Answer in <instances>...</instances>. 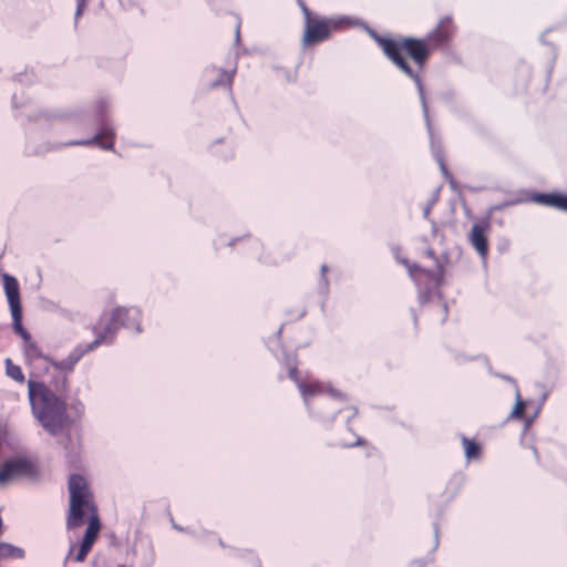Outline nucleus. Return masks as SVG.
<instances>
[{"instance_id": "7", "label": "nucleus", "mask_w": 567, "mask_h": 567, "mask_svg": "<svg viewBox=\"0 0 567 567\" xmlns=\"http://www.w3.org/2000/svg\"><path fill=\"white\" fill-rule=\"evenodd\" d=\"M456 33V27L452 17L446 16L440 19L434 29L426 35V40L434 51L450 45Z\"/></svg>"}, {"instance_id": "2", "label": "nucleus", "mask_w": 567, "mask_h": 567, "mask_svg": "<svg viewBox=\"0 0 567 567\" xmlns=\"http://www.w3.org/2000/svg\"><path fill=\"white\" fill-rule=\"evenodd\" d=\"M68 489L70 501L65 519L66 528H78L84 524L85 519L87 520V526L81 544L79 546L72 545L68 554L69 559L82 563L85 560L99 538L102 529V523L99 514V507L94 499V494L84 476L80 474L70 475Z\"/></svg>"}, {"instance_id": "23", "label": "nucleus", "mask_w": 567, "mask_h": 567, "mask_svg": "<svg viewBox=\"0 0 567 567\" xmlns=\"http://www.w3.org/2000/svg\"><path fill=\"white\" fill-rule=\"evenodd\" d=\"M321 270H322V272H326L327 271V266H322Z\"/></svg>"}, {"instance_id": "6", "label": "nucleus", "mask_w": 567, "mask_h": 567, "mask_svg": "<svg viewBox=\"0 0 567 567\" xmlns=\"http://www.w3.org/2000/svg\"><path fill=\"white\" fill-rule=\"evenodd\" d=\"M39 476V465L27 455H17L4 460L0 466V485L16 481L35 480Z\"/></svg>"}, {"instance_id": "8", "label": "nucleus", "mask_w": 567, "mask_h": 567, "mask_svg": "<svg viewBox=\"0 0 567 567\" xmlns=\"http://www.w3.org/2000/svg\"><path fill=\"white\" fill-rule=\"evenodd\" d=\"M298 390L305 403H308L313 396L322 394H330L331 396L340 400L344 398V394L341 391L333 389L330 384L309 378L305 379L302 384H299Z\"/></svg>"}, {"instance_id": "3", "label": "nucleus", "mask_w": 567, "mask_h": 567, "mask_svg": "<svg viewBox=\"0 0 567 567\" xmlns=\"http://www.w3.org/2000/svg\"><path fill=\"white\" fill-rule=\"evenodd\" d=\"M385 56L406 76L421 85L422 72L434 52L426 38L400 37L398 39L373 34Z\"/></svg>"}, {"instance_id": "21", "label": "nucleus", "mask_w": 567, "mask_h": 567, "mask_svg": "<svg viewBox=\"0 0 567 567\" xmlns=\"http://www.w3.org/2000/svg\"><path fill=\"white\" fill-rule=\"evenodd\" d=\"M76 409L82 412L83 411V404L81 402H79Z\"/></svg>"}, {"instance_id": "1", "label": "nucleus", "mask_w": 567, "mask_h": 567, "mask_svg": "<svg viewBox=\"0 0 567 567\" xmlns=\"http://www.w3.org/2000/svg\"><path fill=\"white\" fill-rule=\"evenodd\" d=\"M3 289L13 320V330L23 341L24 363L30 369L28 394L33 413L43 427L58 434L69 424L65 394L69 377L75 364L86 354L84 344L75 347L69 355L56 362L47 355L22 324L20 287L16 277L2 276Z\"/></svg>"}, {"instance_id": "14", "label": "nucleus", "mask_w": 567, "mask_h": 567, "mask_svg": "<svg viewBox=\"0 0 567 567\" xmlns=\"http://www.w3.org/2000/svg\"><path fill=\"white\" fill-rule=\"evenodd\" d=\"M462 444L464 447V453L467 460H477L481 456L482 447L481 445L466 436H462Z\"/></svg>"}, {"instance_id": "17", "label": "nucleus", "mask_w": 567, "mask_h": 567, "mask_svg": "<svg viewBox=\"0 0 567 567\" xmlns=\"http://www.w3.org/2000/svg\"><path fill=\"white\" fill-rule=\"evenodd\" d=\"M526 409L525 401L520 398L519 391L516 392V403L509 414V417L520 420L524 417Z\"/></svg>"}, {"instance_id": "22", "label": "nucleus", "mask_w": 567, "mask_h": 567, "mask_svg": "<svg viewBox=\"0 0 567 567\" xmlns=\"http://www.w3.org/2000/svg\"><path fill=\"white\" fill-rule=\"evenodd\" d=\"M430 214V207H427L424 212V215L427 216Z\"/></svg>"}, {"instance_id": "5", "label": "nucleus", "mask_w": 567, "mask_h": 567, "mask_svg": "<svg viewBox=\"0 0 567 567\" xmlns=\"http://www.w3.org/2000/svg\"><path fill=\"white\" fill-rule=\"evenodd\" d=\"M300 7L305 18L302 43L306 47L328 40L330 35L340 30L343 24L340 19L313 14L305 2H301Z\"/></svg>"}, {"instance_id": "19", "label": "nucleus", "mask_w": 567, "mask_h": 567, "mask_svg": "<svg viewBox=\"0 0 567 567\" xmlns=\"http://www.w3.org/2000/svg\"><path fill=\"white\" fill-rule=\"evenodd\" d=\"M365 455H367V457L375 458V461L381 465L382 470L384 471V462L382 460L381 454L379 453V451L375 447H370L367 451Z\"/></svg>"}, {"instance_id": "12", "label": "nucleus", "mask_w": 567, "mask_h": 567, "mask_svg": "<svg viewBox=\"0 0 567 567\" xmlns=\"http://www.w3.org/2000/svg\"><path fill=\"white\" fill-rule=\"evenodd\" d=\"M411 277L416 281L420 286L423 281H429L431 288H427V292L431 289H437L442 284V274L441 272H432L430 270H425L420 268L419 266H413L409 268Z\"/></svg>"}, {"instance_id": "4", "label": "nucleus", "mask_w": 567, "mask_h": 567, "mask_svg": "<svg viewBox=\"0 0 567 567\" xmlns=\"http://www.w3.org/2000/svg\"><path fill=\"white\" fill-rule=\"evenodd\" d=\"M141 310L135 307H116L110 312H103L96 323L92 326L95 339L90 343H84V351L89 353L101 344L112 343L120 328L141 332Z\"/></svg>"}, {"instance_id": "16", "label": "nucleus", "mask_w": 567, "mask_h": 567, "mask_svg": "<svg viewBox=\"0 0 567 567\" xmlns=\"http://www.w3.org/2000/svg\"><path fill=\"white\" fill-rule=\"evenodd\" d=\"M24 557V550L9 543H0V558L21 559Z\"/></svg>"}, {"instance_id": "10", "label": "nucleus", "mask_w": 567, "mask_h": 567, "mask_svg": "<svg viewBox=\"0 0 567 567\" xmlns=\"http://www.w3.org/2000/svg\"><path fill=\"white\" fill-rule=\"evenodd\" d=\"M115 141V133L112 127L109 125H103L100 130V132L93 136L91 140H83V141H73L70 143H66L69 146L74 145H99L100 147L104 150H112L114 146Z\"/></svg>"}, {"instance_id": "15", "label": "nucleus", "mask_w": 567, "mask_h": 567, "mask_svg": "<svg viewBox=\"0 0 567 567\" xmlns=\"http://www.w3.org/2000/svg\"><path fill=\"white\" fill-rule=\"evenodd\" d=\"M6 365V374L14 380L16 382L23 384L25 382L24 373L20 365L14 364L13 361L10 358H7L4 360Z\"/></svg>"}, {"instance_id": "9", "label": "nucleus", "mask_w": 567, "mask_h": 567, "mask_svg": "<svg viewBox=\"0 0 567 567\" xmlns=\"http://www.w3.org/2000/svg\"><path fill=\"white\" fill-rule=\"evenodd\" d=\"M491 230V224L488 219H482L472 226L468 234V240L474 249L482 256L486 257L488 254V240L487 235Z\"/></svg>"}, {"instance_id": "20", "label": "nucleus", "mask_w": 567, "mask_h": 567, "mask_svg": "<svg viewBox=\"0 0 567 567\" xmlns=\"http://www.w3.org/2000/svg\"><path fill=\"white\" fill-rule=\"evenodd\" d=\"M440 168H441V172L443 174V176L451 183V185L453 186L454 185V178L452 176V174L450 173V171L447 169L445 163L443 159H440Z\"/></svg>"}, {"instance_id": "18", "label": "nucleus", "mask_w": 567, "mask_h": 567, "mask_svg": "<svg viewBox=\"0 0 567 567\" xmlns=\"http://www.w3.org/2000/svg\"><path fill=\"white\" fill-rule=\"evenodd\" d=\"M288 375L296 383L298 389H299V384H302L303 381H305V379H301L299 377V371H298V368L296 365H292V367L289 368Z\"/></svg>"}, {"instance_id": "11", "label": "nucleus", "mask_w": 567, "mask_h": 567, "mask_svg": "<svg viewBox=\"0 0 567 567\" xmlns=\"http://www.w3.org/2000/svg\"><path fill=\"white\" fill-rule=\"evenodd\" d=\"M530 202L567 212V196L558 193H535Z\"/></svg>"}, {"instance_id": "13", "label": "nucleus", "mask_w": 567, "mask_h": 567, "mask_svg": "<svg viewBox=\"0 0 567 567\" xmlns=\"http://www.w3.org/2000/svg\"><path fill=\"white\" fill-rule=\"evenodd\" d=\"M235 71H226L223 69L212 68L206 71L208 85L212 89L227 86L230 87L234 80Z\"/></svg>"}]
</instances>
